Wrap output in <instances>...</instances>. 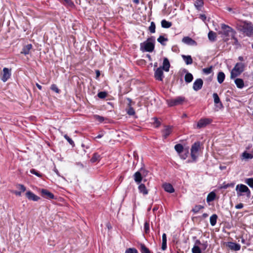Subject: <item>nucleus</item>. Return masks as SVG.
<instances>
[{"instance_id": "1", "label": "nucleus", "mask_w": 253, "mask_h": 253, "mask_svg": "<svg viewBox=\"0 0 253 253\" xmlns=\"http://www.w3.org/2000/svg\"><path fill=\"white\" fill-rule=\"evenodd\" d=\"M236 28L238 31L245 34L248 37L253 35V25L247 21L240 22L236 24Z\"/></svg>"}, {"instance_id": "2", "label": "nucleus", "mask_w": 253, "mask_h": 253, "mask_svg": "<svg viewBox=\"0 0 253 253\" xmlns=\"http://www.w3.org/2000/svg\"><path fill=\"white\" fill-rule=\"evenodd\" d=\"M155 38L154 37L149 38L147 40L140 44V50L142 52H152L155 48Z\"/></svg>"}, {"instance_id": "3", "label": "nucleus", "mask_w": 253, "mask_h": 253, "mask_svg": "<svg viewBox=\"0 0 253 253\" xmlns=\"http://www.w3.org/2000/svg\"><path fill=\"white\" fill-rule=\"evenodd\" d=\"M236 191L237 192V195L238 197L243 196V193L246 194V196L248 198H250L251 196V193L250 190L246 185L244 184H238L236 187Z\"/></svg>"}, {"instance_id": "4", "label": "nucleus", "mask_w": 253, "mask_h": 253, "mask_svg": "<svg viewBox=\"0 0 253 253\" xmlns=\"http://www.w3.org/2000/svg\"><path fill=\"white\" fill-rule=\"evenodd\" d=\"M245 67L244 63H237L231 72V78L234 79L239 76L244 71Z\"/></svg>"}, {"instance_id": "5", "label": "nucleus", "mask_w": 253, "mask_h": 253, "mask_svg": "<svg viewBox=\"0 0 253 253\" xmlns=\"http://www.w3.org/2000/svg\"><path fill=\"white\" fill-rule=\"evenodd\" d=\"M185 100L184 97L178 96L174 98L167 100V102L169 106L172 107L182 104Z\"/></svg>"}, {"instance_id": "6", "label": "nucleus", "mask_w": 253, "mask_h": 253, "mask_svg": "<svg viewBox=\"0 0 253 253\" xmlns=\"http://www.w3.org/2000/svg\"><path fill=\"white\" fill-rule=\"evenodd\" d=\"M201 143L199 141L195 142L191 148V157L193 161H196L198 155L197 153L200 149Z\"/></svg>"}, {"instance_id": "7", "label": "nucleus", "mask_w": 253, "mask_h": 253, "mask_svg": "<svg viewBox=\"0 0 253 253\" xmlns=\"http://www.w3.org/2000/svg\"><path fill=\"white\" fill-rule=\"evenodd\" d=\"M221 28L222 30L221 34L225 37H229L230 35L233 37V35L236 34V32L231 27L225 24H221Z\"/></svg>"}, {"instance_id": "8", "label": "nucleus", "mask_w": 253, "mask_h": 253, "mask_svg": "<svg viewBox=\"0 0 253 253\" xmlns=\"http://www.w3.org/2000/svg\"><path fill=\"white\" fill-rule=\"evenodd\" d=\"M212 122V120L210 118H202L198 122L197 127L198 128H201L206 127L207 125H209Z\"/></svg>"}, {"instance_id": "9", "label": "nucleus", "mask_w": 253, "mask_h": 253, "mask_svg": "<svg viewBox=\"0 0 253 253\" xmlns=\"http://www.w3.org/2000/svg\"><path fill=\"white\" fill-rule=\"evenodd\" d=\"M163 69L162 67L156 69L154 73V77L157 80L162 81L164 77Z\"/></svg>"}, {"instance_id": "10", "label": "nucleus", "mask_w": 253, "mask_h": 253, "mask_svg": "<svg viewBox=\"0 0 253 253\" xmlns=\"http://www.w3.org/2000/svg\"><path fill=\"white\" fill-rule=\"evenodd\" d=\"M11 76V71L7 68L3 69V73L1 80L3 82H6Z\"/></svg>"}, {"instance_id": "11", "label": "nucleus", "mask_w": 253, "mask_h": 253, "mask_svg": "<svg viewBox=\"0 0 253 253\" xmlns=\"http://www.w3.org/2000/svg\"><path fill=\"white\" fill-rule=\"evenodd\" d=\"M203 85V81L201 79H196L193 83V89L195 91L201 89Z\"/></svg>"}, {"instance_id": "12", "label": "nucleus", "mask_w": 253, "mask_h": 253, "mask_svg": "<svg viewBox=\"0 0 253 253\" xmlns=\"http://www.w3.org/2000/svg\"><path fill=\"white\" fill-rule=\"evenodd\" d=\"M41 193L42 196L44 198L53 199L54 198V195L46 189H42L41 191Z\"/></svg>"}, {"instance_id": "13", "label": "nucleus", "mask_w": 253, "mask_h": 253, "mask_svg": "<svg viewBox=\"0 0 253 253\" xmlns=\"http://www.w3.org/2000/svg\"><path fill=\"white\" fill-rule=\"evenodd\" d=\"M226 246L232 251H238L241 249V246L240 244L234 243L229 242L227 243Z\"/></svg>"}, {"instance_id": "14", "label": "nucleus", "mask_w": 253, "mask_h": 253, "mask_svg": "<svg viewBox=\"0 0 253 253\" xmlns=\"http://www.w3.org/2000/svg\"><path fill=\"white\" fill-rule=\"evenodd\" d=\"M182 42L183 43L189 45H197L196 42L189 37H184V38H183Z\"/></svg>"}, {"instance_id": "15", "label": "nucleus", "mask_w": 253, "mask_h": 253, "mask_svg": "<svg viewBox=\"0 0 253 253\" xmlns=\"http://www.w3.org/2000/svg\"><path fill=\"white\" fill-rule=\"evenodd\" d=\"M26 196L29 200L34 201H38L40 199L39 197L36 195L34 193L30 191H28L26 192Z\"/></svg>"}, {"instance_id": "16", "label": "nucleus", "mask_w": 253, "mask_h": 253, "mask_svg": "<svg viewBox=\"0 0 253 253\" xmlns=\"http://www.w3.org/2000/svg\"><path fill=\"white\" fill-rule=\"evenodd\" d=\"M172 128V127L171 126H166L165 128L162 130L163 136L165 139L167 138L171 133Z\"/></svg>"}, {"instance_id": "17", "label": "nucleus", "mask_w": 253, "mask_h": 253, "mask_svg": "<svg viewBox=\"0 0 253 253\" xmlns=\"http://www.w3.org/2000/svg\"><path fill=\"white\" fill-rule=\"evenodd\" d=\"M162 69L166 72H169L170 68V63L167 58H165L163 62Z\"/></svg>"}, {"instance_id": "18", "label": "nucleus", "mask_w": 253, "mask_h": 253, "mask_svg": "<svg viewBox=\"0 0 253 253\" xmlns=\"http://www.w3.org/2000/svg\"><path fill=\"white\" fill-rule=\"evenodd\" d=\"M134 180L137 184H140L142 180V175L140 171H137L133 175Z\"/></svg>"}, {"instance_id": "19", "label": "nucleus", "mask_w": 253, "mask_h": 253, "mask_svg": "<svg viewBox=\"0 0 253 253\" xmlns=\"http://www.w3.org/2000/svg\"><path fill=\"white\" fill-rule=\"evenodd\" d=\"M164 190L169 193H172L174 192V189L172 185L170 183H165L163 185Z\"/></svg>"}, {"instance_id": "20", "label": "nucleus", "mask_w": 253, "mask_h": 253, "mask_svg": "<svg viewBox=\"0 0 253 253\" xmlns=\"http://www.w3.org/2000/svg\"><path fill=\"white\" fill-rule=\"evenodd\" d=\"M138 188L140 193H142L144 195L148 194V191L144 184L141 183L138 186Z\"/></svg>"}, {"instance_id": "21", "label": "nucleus", "mask_w": 253, "mask_h": 253, "mask_svg": "<svg viewBox=\"0 0 253 253\" xmlns=\"http://www.w3.org/2000/svg\"><path fill=\"white\" fill-rule=\"evenodd\" d=\"M32 47V45L31 44H28L26 45V46H24L22 48V50L21 51V53L23 54L24 55L28 54Z\"/></svg>"}, {"instance_id": "22", "label": "nucleus", "mask_w": 253, "mask_h": 253, "mask_svg": "<svg viewBox=\"0 0 253 253\" xmlns=\"http://www.w3.org/2000/svg\"><path fill=\"white\" fill-rule=\"evenodd\" d=\"M235 84H236L237 87L239 88H242L244 86V83L243 80L240 78L235 79Z\"/></svg>"}, {"instance_id": "23", "label": "nucleus", "mask_w": 253, "mask_h": 253, "mask_svg": "<svg viewBox=\"0 0 253 253\" xmlns=\"http://www.w3.org/2000/svg\"><path fill=\"white\" fill-rule=\"evenodd\" d=\"M182 57L187 65H190L193 63V60L190 55H183Z\"/></svg>"}, {"instance_id": "24", "label": "nucleus", "mask_w": 253, "mask_h": 253, "mask_svg": "<svg viewBox=\"0 0 253 253\" xmlns=\"http://www.w3.org/2000/svg\"><path fill=\"white\" fill-rule=\"evenodd\" d=\"M217 79L219 84L222 83L225 79L224 73L222 72H219L217 74Z\"/></svg>"}, {"instance_id": "25", "label": "nucleus", "mask_w": 253, "mask_h": 253, "mask_svg": "<svg viewBox=\"0 0 253 253\" xmlns=\"http://www.w3.org/2000/svg\"><path fill=\"white\" fill-rule=\"evenodd\" d=\"M140 251L141 253H152L150 250L143 244L140 245Z\"/></svg>"}, {"instance_id": "26", "label": "nucleus", "mask_w": 253, "mask_h": 253, "mask_svg": "<svg viewBox=\"0 0 253 253\" xmlns=\"http://www.w3.org/2000/svg\"><path fill=\"white\" fill-rule=\"evenodd\" d=\"M208 38L210 41L214 42L216 38V34L213 31H210L208 33Z\"/></svg>"}, {"instance_id": "27", "label": "nucleus", "mask_w": 253, "mask_h": 253, "mask_svg": "<svg viewBox=\"0 0 253 253\" xmlns=\"http://www.w3.org/2000/svg\"><path fill=\"white\" fill-rule=\"evenodd\" d=\"M216 197V194L214 192H211L210 193L207 197V202H210L213 201Z\"/></svg>"}, {"instance_id": "28", "label": "nucleus", "mask_w": 253, "mask_h": 253, "mask_svg": "<svg viewBox=\"0 0 253 253\" xmlns=\"http://www.w3.org/2000/svg\"><path fill=\"white\" fill-rule=\"evenodd\" d=\"M193 79V77L192 74L190 73H187L185 75L184 80L186 83H190Z\"/></svg>"}, {"instance_id": "29", "label": "nucleus", "mask_w": 253, "mask_h": 253, "mask_svg": "<svg viewBox=\"0 0 253 253\" xmlns=\"http://www.w3.org/2000/svg\"><path fill=\"white\" fill-rule=\"evenodd\" d=\"M217 217L216 214H213L210 217V221L211 226H213L216 224Z\"/></svg>"}, {"instance_id": "30", "label": "nucleus", "mask_w": 253, "mask_h": 253, "mask_svg": "<svg viewBox=\"0 0 253 253\" xmlns=\"http://www.w3.org/2000/svg\"><path fill=\"white\" fill-rule=\"evenodd\" d=\"M161 25L164 28H169L171 26L172 23L164 19L161 21Z\"/></svg>"}, {"instance_id": "31", "label": "nucleus", "mask_w": 253, "mask_h": 253, "mask_svg": "<svg viewBox=\"0 0 253 253\" xmlns=\"http://www.w3.org/2000/svg\"><path fill=\"white\" fill-rule=\"evenodd\" d=\"M174 149L179 154H180L183 151V146L181 144H177L174 146Z\"/></svg>"}, {"instance_id": "32", "label": "nucleus", "mask_w": 253, "mask_h": 253, "mask_svg": "<svg viewBox=\"0 0 253 253\" xmlns=\"http://www.w3.org/2000/svg\"><path fill=\"white\" fill-rule=\"evenodd\" d=\"M195 7L198 10H200L201 7L204 5V2L203 0H196L195 4Z\"/></svg>"}, {"instance_id": "33", "label": "nucleus", "mask_w": 253, "mask_h": 253, "mask_svg": "<svg viewBox=\"0 0 253 253\" xmlns=\"http://www.w3.org/2000/svg\"><path fill=\"white\" fill-rule=\"evenodd\" d=\"M100 159H101V157H100V155H99L97 153H95L93 154V156L90 160V161L92 163H95L97 161H99L100 160Z\"/></svg>"}, {"instance_id": "34", "label": "nucleus", "mask_w": 253, "mask_h": 253, "mask_svg": "<svg viewBox=\"0 0 253 253\" xmlns=\"http://www.w3.org/2000/svg\"><path fill=\"white\" fill-rule=\"evenodd\" d=\"M157 41L160 42L162 45H165V42L168 41V39L165 38L163 36H160L157 39Z\"/></svg>"}, {"instance_id": "35", "label": "nucleus", "mask_w": 253, "mask_h": 253, "mask_svg": "<svg viewBox=\"0 0 253 253\" xmlns=\"http://www.w3.org/2000/svg\"><path fill=\"white\" fill-rule=\"evenodd\" d=\"M213 97L214 99V102L215 104H220V106H222V103L220 100L219 97H218V95L216 93H214L213 94Z\"/></svg>"}, {"instance_id": "36", "label": "nucleus", "mask_w": 253, "mask_h": 253, "mask_svg": "<svg viewBox=\"0 0 253 253\" xmlns=\"http://www.w3.org/2000/svg\"><path fill=\"white\" fill-rule=\"evenodd\" d=\"M204 208V206L202 205H196L193 208L192 211H193L194 213H197L200 211V210L203 209Z\"/></svg>"}, {"instance_id": "37", "label": "nucleus", "mask_w": 253, "mask_h": 253, "mask_svg": "<svg viewBox=\"0 0 253 253\" xmlns=\"http://www.w3.org/2000/svg\"><path fill=\"white\" fill-rule=\"evenodd\" d=\"M245 183L253 189V178H247L245 180Z\"/></svg>"}, {"instance_id": "38", "label": "nucleus", "mask_w": 253, "mask_h": 253, "mask_svg": "<svg viewBox=\"0 0 253 253\" xmlns=\"http://www.w3.org/2000/svg\"><path fill=\"white\" fill-rule=\"evenodd\" d=\"M242 156L244 159H251L253 158V155L248 153L247 152H244L243 153Z\"/></svg>"}, {"instance_id": "39", "label": "nucleus", "mask_w": 253, "mask_h": 253, "mask_svg": "<svg viewBox=\"0 0 253 253\" xmlns=\"http://www.w3.org/2000/svg\"><path fill=\"white\" fill-rule=\"evenodd\" d=\"M156 26L154 22H151L150 26L149 27V30L151 33H154L155 32Z\"/></svg>"}, {"instance_id": "40", "label": "nucleus", "mask_w": 253, "mask_h": 253, "mask_svg": "<svg viewBox=\"0 0 253 253\" xmlns=\"http://www.w3.org/2000/svg\"><path fill=\"white\" fill-rule=\"evenodd\" d=\"M234 186V184L231 183H227L226 184L225 182L222 184V185L220 186V189H227V188L229 187H233Z\"/></svg>"}, {"instance_id": "41", "label": "nucleus", "mask_w": 253, "mask_h": 253, "mask_svg": "<svg viewBox=\"0 0 253 253\" xmlns=\"http://www.w3.org/2000/svg\"><path fill=\"white\" fill-rule=\"evenodd\" d=\"M107 93L105 91H101L98 93L97 96L99 98L103 99L107 96Z\"/></svg>"}, {"instance_id": "42", "label": "nucleus", "mask_w": 253, "mask_h": 253, "mask_svg": "<svg viewBox=\"0 0 253 253\" xmlns=\"http://www.w3.org/2000/svg\"><path fill=\"white\" fill-rule=\"evenodd\" d=\"M212 66H211L208 68H204L203 69V72L204 73H205L206 75L210 74L212 72Z\"/></svg>"}, {"instance_id": "43", "label": "nucleus", "mask_w": 253, "mask_h": 253, "mask_svg": "<svg viewBox=\"0 0 253 253\" xmlns=\"http://www.w3.org/2000/svg\"><path fill=\"white\" fill-rule=\"evenodd\" d=\"M192 251L193 253H201V250L200 248L197 245H195L193 247L192 249Z\"/></svg>"}, {"instance_id": "44", "label": "nucleus", "mask_w": 253, "mask_h": 253, "mask_svg": "<svg viewBox=\"0 0 253 253\" xmlns=\"http://www.w3.org/2000/svg\"><path fill=\"white\" fill-rule=\"evenodd\" d=\"M127 113L130 116H133L135 114V112L134 109L131 107H128V109L127 110Z\"/></svg>"}, {"instance_id": "45", "label": "nucleus", "mask_w": 253, "mask_h": 253, "mask_svg": "<svg viewBox=\"0 0 253 253\" xmlns=\"http://www.w3.org/2000/svg\"><path fill=\"white\" fill-rule=\"evenodd\" d=\"M188 154H189V152H188V150H187L185 151L184 153L182 154L181 153L180 154H179V155H180V158L182 159L185 160L187 158Z\"/></svg>"}, {"instance_id": "46", "label": "nucleus", "mask_w": 253, "mask_h": 253, "mask_svg": "<svg viewBox=\"0 0 253 253\" xmlns=\"http://www.w3.org/2000/svg\"><path fill=\"white\" fill-rule=\"evenodd\" d=\"M94 118L96 120L100 123H102L104 121V118L103 117L97 115H94Z\"/></svg>"}, {"instance_id": "47", "label": "nucleus", "mask_w": 253, "mask_h": 253, "mask_svg": "<svg viewBox=\"0 0 253 253\" xmlns=\"http://www.w3.org/2000/svg\"><path fill=\"white\" fill-rule=\"evenodd\" d=\"M125 253H138V252L135 248H129L126 251Z\"/></svg>"}, {"instance_id": "48", "label": "nucleus", "mask_w": 253, "mask_h": 253, "mask_svg": "<svg viewBox=\"0 0 253 253\" xmlns=\"http://www.w3.org/2000/svg\"><path fill=\"white\" fill-rule=\"evenodd\" d=\"M64 137L67 140V141L69 142V143L72 145H74V142L73 140L70 138L67 134H65L64 135Z\"/></svg>"}, {"instance_id": "49", "label": "nucleus", "mask_w": 253, "mask_h": 253, "mask_svg": "<svg viewBox=\"0 0 253 253\" xmlns=\"http://www.w3.org/2000/svg\"><path fill=\"white\" fill-rule=\"evenodd\" d=\"M17 188H19L21 190V193L25 192L26 190V187L23 184H18L16 185Z\"/></svg>"}, {"instance_id": "50", "label": "nucleus", "mask_w": 253, "mask_h": 253, "mask_svg": "<svg viewBox=\"0 0 253 253\" xmlns=\"http://www.w3.org/2000/svg\"><path fill=\"white\" fill-rule=\"evenodd\" d=\"M30 172L32 174H34L37 175L38 177H40L42 176V175L35 169H31L30 170Z\"/></svg>"}, {"instance_id": "51", "label": "nucleus", "mask_w": 253, "mask_h": 253, "mask_svg": "<svg viewBox=\"0 0 253 253\" xmlns=\"http://www.w3.org/2000/svg\"><path fill=\"white\" fill-rule=\"evenodd\" d=\"M51 89L57 93H59V89L55 84L51 85Z\"/></svg>"}, {"instance_id": "52", "label": "nucleus", "mask_w": 253, "mask_h": 253, "mask_svg": "<svg viewBox=\"0 0 253 253\" xmlns=\"http://www.w3.org/2000/svg\"><path fill=\"white\" fill-rule=\"evenodd\" d=\"M154 119L155 120L154 124L155 125V127H158L161 125L160 122L156 118H154Z\"/></svg>"}, {"instance_id": "53", "label": "nucleus", "mask_w": 253, "mask_h": 253, "mask_svg": "<svg viewBox=\"0 0 253 253\" xmlns=\"http://www.w3.org/2000/svg\"><path fill=\"white\" fill-rule=\"evenodd\" d=\"M232 39L234 40L233 44L236 45H240L238 39L235 37V35H233Z\"/></svg>"}, {"instance_id": "54", "label": "nucleus", "mask_w": 253, "mask_h": 253, "mask_svg": "<svg viewBox=\"0 0 253 253\" xmlns=\"http://www.w3.org/2000/svg\"><path fill=\"white\" fill-rule=\"evenodd\" d=\"M144 229L145 230V232L147 233L148 231L149 230V224L148 222H145L144 223Z\"/></svg>"}, {"instance_id": "55", "label": "nucleus", "mask_w": 253, "mask_h": 253, "mask_svg": "<svg viewBox=\"0 0 253 253\" xmlns=\"http://www.w3.org/2000/svg\"><path fill=\"white\" fill-rule=\"evenodd\" d=\"M162 243H167V235L166 233L162 235Z\"/></svg>"}, {"instance_id": "56", "label": "nucleus", "mask_w": 253, "mask_h": 253, "mask_svg": "<svg viewBox=\"0 0 253 253\" xmlns=\"http://www.w3.org/2000/svg\"><path fill=\"white\" fill-rule=\"evenodd\" d=\"M244 207V205L242 203H240L237 205L235 206V208L236 209H241L243 208Z\"/></svg>"}, {"instance_id": "57", "label": "nucleus", "mask_w": 253, "mask_h": 253, "mask_svg": "<svg viewBox=\"0 0 253 253\" xmlns=\"http://www.w3.org/2000/svg\"><path fill=\"white\" fill-rule=\"evenodd\" d=\"M200 18L204 22H205L206 20L207 17L205 14H201L200 15Z\"/></svg>"}, {"instance_id": "58", "label": "nucleus", "mask_w": 253, "mask_h": 253, "mask_svg": "<svg viewBox=\"0 0 253 253\" xmlns=\"http://www.w3.org/2000/svg\"><path fill=\"white\" fill-rule=\"evenodd\" d=\"M12 192L15 194L16 196H21V191H12Z\"/></svg>"}, {"instance_id": "59", "label": "nucleus", "mask_w": 253, "mask_h": 253, "mask_svg": "<svg viewBox=\"0 0 253 253\" xmlns=\"http://www.w3.org/2000/svg\"><path fill=\"white\" fill-rule=\"evenodd\" d=\"M167 243H162V250H166L167 249Z\"/></svg>"}, {"instance_id": "60", "label": "nucleus", "mask_w": 253, "mask_h": 253, "mask_svg": "<svg viewBox=\"0 0 253 253\" xmlns=\"http://www.w3.org/2000/svg\"><path fill=\"white\" fill-rule=\"evenodd\" d=\"M126 99L128 101V107L131 106V103L132 102L131 99L129 98H127Z\"/></svg>"}, {"instance_id": "61", "label": "nucleus", "mask_w": 253, "mask_h": 253, "mask_svg": "<svg viewBox=\"0 0 253 253\" xmlns=\"http://www.w3.org/2000/svg\"><path fill=\"white\" fill-rule=\"evenodd\" d=\"M95 73H96V78H97L100 75V71L99 70H96Z\"/></svg>"}, {"instance_id": "62", "label": "nucleus", "mask_w": 253, "mask_h": 253, "mask_svg": "<svg viewBox=\"0 0 253 253\" xmlns=\"http://www.w3.org/2000/svg\"><path fill=\"white\" fill-rule=\"evenodd\" d=\"M202 216L203 218H206L208 216V214L207 213H204L202 214Z\"/></svg>"}, {"instance_id": "63", "label": "nucleus", "mask_w": 253, "mask_h": 253, "mask_svg": "<svg viewBox=\"0 0 253 253\" xmlns=\"http://www.w3.org/2000/svg\"><path fill=\"white\" fill-rule=\"evenodd\" d=\"M36 86L39 89L41 90L42 89V86L39 84L37 83Z\"/></svg>"}, {"instance_id": "64", "label": "nucleus", "mask_w": 253, "mask_h": 253, "mask_svg": "<svg viewBox=\"0 0 253 253\" xmlns=\"http://www.w3.org/2000/svg\"><path fill=\"white\" fill-rule=\"evenodd\" d=\"M54 172L56 173V174H57V175H58V176H59V175H60V174H59V172L58 170L56 169H54Z\"/></svg>"}]
</instances>
